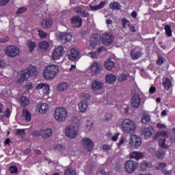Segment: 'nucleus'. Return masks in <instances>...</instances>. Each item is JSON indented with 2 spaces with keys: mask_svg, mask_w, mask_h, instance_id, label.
<instances>
[{
  "mask_svg": "<svg viewBox=\"0 0 175 175\" xmlns=\"http://www.w3.org/2000/svg\"><path fill=\"white\" fill-rule=\"evenodd\" d=\"M38 70L36 67L33 66H29L27 69L23 70L18 73V83L23 84L24 81H27V79H29L31 76H37Z\"/></svg>",
  "mask_w": 175,
  "mask_h": 175,
  "instance_id": "obj_1",
  "label": "nucleus"
},
{
  "mask_svg": "<svg viewBox=\"0 0 175 175\" xmlns=\"http://www.w3.org/2000/svg\"><path fill=\"white\" fill-rule=\"evenodd\" d=\"M59 67L55 65H49L44 69V77L46 80H53L58 75Z\"/></svg>",
  "mask_w": 175,
  "mask_h": 175,
  "instance_id": "obj_2",
  "label": "nucleus"
},
{
  "mask_svg": "<svg viewBox=\"0 0 175 175\" xmlns=\"http://www.w3.org/2000/svg\"><path fill=\"white\" fill-rule=\"evenodd\" d=\"M167 137H169V136H167L166 131H158L155 133L153 139L154 140H159L160 147L166 150L169 148V145L166 144V139H167Z\"/></svg>",
  "mask_w": 175,
  "mask_h": 175,
  "instance_id": "obj_3",
  "label": "nucleus"
},
{
  "mask_svg": "<svg viewBox=\"0 0 175 175\" xmlns=\"http://www.w3.org/2000/svg\"><path fill=\"white\" fill-rule=\"evenodd\" d=\"M121 126L123 132H126V133H133L136 131V124L129 119L123 120Z\"/></svg>",
  "mask_w": 175,
  "mask_h": 175,
  "instance_id": "obj_4",
  "label": "nucleus"
},
{
  "mask_svg": "<svg viewBox=\"0 0 175 175\" xmlns=\"http://www.w3.org/2000/svg\"><path fill=\"white\" fill-rule=\"evenodd\" d=\"M68 112L64 107H58L55 111V118L58 122H64L66 121Z\"/></svg>",
  "mask_w": 175,
  "mask_h": 175,
  "instance_id": "obj_5",
  "label": "nucleus"
},
{
  "mask_svg": "<svg viewBox=\"0 0 175 175\" xmlns=\"http://www.w3.org/2000/svg\"><path fill=\"white\" fill-rule=\"evenodd\" d=\"M140 146H142V138L137 135H131L129 142V147L133 149L139 148Z\"/></svg>",
  "mask_w": 175,
  "mask_h": 175,
  "instance_id": "obj_6",
  "label": "nucleus"
},
{
  "mask_svg": "<svg viewBox=\"0 0 175 175\" xmlns=\"http://www.w3.org/2000/svg\"><path fill=\"white\" fill-rule=\"evenodd\" d=\"M5 53L8 57L14 58L20 54V49L14 45H11L5 48Z\"/></svg>",
  "mask_w": 175,
  "mask_h": 175,
  "instance_id": "obj_7",
  "label": "nucleus"
},
{
  "mask_svg": "<svg viewBox=\"0 0 175 175\" xmlns=\"http://www.w3.org/2000/svg\"><path fill=\"white\" fill-rule=\"evenodd\" d=\"M136 169H137V163L136 161L129 160L124 164V170L129 174L135 173Z\"/></svg>",
  "mask_w": 175,
  "mask_h": 175,
  "instance_id": "obj_8",
  "label": "nucleus"
},
{
  "mask_svg": "<svg viewBox=\"0 0 175 175\" xmlns=\"http://www.w3.org/2000/svg\"><path fill=\"white\" fill-rule=\"evenodd\" d=\"M72 38H73V36L70 34V33H68V32L59 33L56 36V38L57 39V40H59L63 44H66L69 42H71Z\"/></svg>",
  "mask_w": 175,
  "mask_h": 175,
  "instance_id": "obj_9",
  "label": "nucleus"
},
{
  "mask_svg": "<svg viewBox=\"0 0 175 175\" xmlns=\"http://www.w3.org/2000/svg\"><path fill=\"white\" fill-rule=\"evenodd\" d=\"M79 133V129L73 127V126H68L66 128V135L70 139H75Z\"/></svg>",
  "mask_w": 175,
  "mask_h": 175,
  "instance_id": "obj_10",
  "label": "nucleus"
},
{
  "mask_svg": "<svg viewBox=\"0 0 175 175\" xmlns=\"http://www.w3.org/2000/svg\"><path fill=\"white\" fill-rule=\"evenodd\" d=\"M114 42V36L111 33L106 32L103 34V43L105 46H110Z\"/></svg>",
  "mask_w": 175,
  "mask_h": 175,
  "instance_id": "obj_11",
  "label": "nucleus"
},
{
  "mask_svg": "<svg viewBox=\"0 0 175 175\" xmlns=\"http://www.w3.org/2000/svg\"><path fill=\"white\" fill-rule=\"evenodd\" d=\"M65 54V50H64V47L58 46L57 48L55 49L53 53H52V58L53 59H59L61 57L64 56Z\"/></svg>",
  "mask_w": 175,
  "mask_h": 175,
  "instance_id": "obj_12",
  "label": "nucleus"
},
{
  "mask_svg": "<svg viewBox=\"0 0 175 175\" xmlns=\"http://www.w3.org/2000/svg\"><path fill=\"white\" fill-rule=\"evenodd\" d=\"M90 69L92 76H98V75H99L102 70V66L97 62H94L91 65Z\"/></svg>",
  "mask_w": 175,
  "mask_h": 175,
  "instance_id": "obj_13",
  "label": "nucleus"
},
{
  "mask_svg": "<svg viewBox=\"0 0 175 175\" xmlns=\"http://www.w3.org/2000/svg\"><path fill=\"white\" fill-rule=\"evenodd\" d=\"M100 42V36L99 34H93L90 37V46L95 49L96 46Z\"/></svg>",
  "mask_w": 175,
  "mask_h": 175,
  "instance_id": "obj_14",
  "label": "nucleus"
},
{
  "mask_svg": "<svg viewBox=\"0 0 175 175\" xmlns=\"http://www.w3.org/2000/svg\"><path fill=\"white\" fill-rule=\"evenodd\" d=\"M154 132L155 131L151 126L142 129V133L145 136V139H150Z\"/></svg>",
  "mask_w": 175,
  "mask_h": 175,
  "instance_id": "obj_15",
  "label": "nucleus"
},
{
  "mask_svg": "<svg viewBox=\"0 0 175 175\" xmlns=\"http://www.w3.org/2000/svg\"><path fill=\"white\" fill-rule=\"evenodd\" d=\"M140 96L138 94H135L131 98V106L134 109H139L140 106Z\"/></svg>",
  "mask_w": 175,
  "mask_h": 175,
  "instance_id": "obj_16",
  "label": "nucleus"
},
{
  "mask_svg": "<svg viewBox=\"0 0 175 175\" xmlns=\"http://www.w3.org/2000/svg\"><path fill=\"white\" fill-rule=\"evenodd\" d=\"M74 12L79 14L81 17H88L90 16V13H88L83 6H77L74 8Z\"/></svg>",
  "mask_w": 175,
  "mask_h": 175,
  "instance_id": "obj_17",
  "label": "nucleus"
},
{
  "mask_svg": "<svg viewBox=\"0 0 175 175\" xmlns=\"http://www.w3.org/2000/svg\"><path fill=\"white\" fill-rule=\"evenodd\" d=\"M83 21L81 18L79 16H73L71 18V24L74 28H80L81 27Z\"/></svg>",
  "mask_w": 175,
  "mask_h": 175,
  "instance_id": "obj_18",
  "label": "nucleus"
},
{
  "mask_svg": "<svg viewBox=\"0 0 175 175\" xmlns=\"http://www.w3.org/2000/svg\"><path fill=\"white\" fill-rule=\"evenodd\" d=\"M94 146V143L90 138H86L83 140V147L86 148L88 151H92V147Z\"/></svg>",
  "mask_w": 175,
  "mask_h": 175,
  "instance_id": "obj_19",
  "label": "nucleus"
},
{
  "mask_svg": "<svg viewBox=\"0 0 175 175\" xmlns=\"http://www.w3.org/2000/svg\"><path fill=\"white\" fill-rule=\"evenodd\" d=\"M37 107L40 113H41L42 114H44L45 113H47V111L49 110V104L38 103L37 104Z\"/></svg>",
  "mask_w": 175,
  "mask_h": 175,
  "instance_id": "obj_20",
  "label": "nucleus"
},
{
  "mask_svg": "<svg viewBox=\"0 0 175 175\" xmlns=\"http://www.w3.org/2000/svg\"><path fill=\"white\" fill-rule=\"evenodd\" d=\"M103 88V83L99 81H94L92 83V90L93 91H100Z\"/></svg>",
  "mask_w": 175,
  "mask_h": 175,
  "instance_id": "obj_21",
  "label": "nucleus"
},
{
  "mask_svg": "<svg viewBox=\"0 0 175 175\" xmlns=\"http://www.w3.org/2000/svg\"><path fill=\"white\" fill-rule=\"evenodd\" d=\"M116 80H117V77L112 74H108L105 77V82L107 84H113V83H116Z\"/></svg>",
  "mask_w": 175,
  "mask_h": 175,
  "instance_id": "obj_22",
  "label": "nucleus"
},
{
  "mask_svg": "<svg viewBox=\"0 0 175 175\" xmlns=\"http://www.w3.org/2000/svg\"><path fill=\"white\" fill-rule=\"evenodd\" d=\"M41 135L43 139H49V137H51V136H53V131L51 129H46L41 131Z\"/></svg>",
  "mask_w": 175,
  "mask_h": 175,
  "instance_id": "obj_23",
  "label": "nucleus"
},
{
  "mask_svg": "<svg viewBox=\"0 0 175 175\" xmlns=\"http://www.w3.org/2000/svg\"><path fill=\"white\" fill-rule=\"evenodd\" d=\"M130 157L139 161V159H143V158H144V153L140 152H133L131 154Z\"/></svg>",
  "mask_w": 175,
  "mask_h": 175,
  "instance_id": "obj_24",
  "label": "nucleus"
},
{
  "mask_svg": "<svg viewBox=\"0 0 175 175\" xmlns=\"http://www.w3.org/2000/svg\"><path fill=\"white\" fill-rule=\"evenodd\" d=\"M166 155V150L163 149H159L155 152V157L157 159H163Z\"/></svg>",
  "mask_w": 175,
  "mask_h": 175,
  "instance_id": "obj_25",
  "label": "nucleus"
},
{
  "mask_svg": "<svg viewBox=\"0 0 175 175\" xmlns=\"http://www.w3.org/2000/svg\"><path fill=\"white\" fill-rule=\"evenodd\" d=\"M79 57V51H76V49H72L70 50V54L68 55V58L71 61H76Z\"/></svg>",
  "mask_w": 175,
  "mask_h": 175,
  "instance_id": "obj_26",
  "label": "nucleus"
},
{
  "mask_svg": "<svg viewBox=\"0 0 175 175\" xmlns=\"http://www.w3.org/2000/svg\"><path fill=\"white\" fill-rule=\"evenodd\" d=\"M22 117L24 120H26L27 122H29V121H31V113L27 109H23Z\"/></svg>",
  "mask_w": 175,
  "mask_h": 175,
  "instance_id": "obj_27",
  "label": "nucleus"
},
{
  "mask_svg": "<svg viewBox=\"0 0 175 175\" xmlns=\"http://www.w3.org/2000/svg\"><path fill=\"white\" fill-rule=\"evenodd\" d=\"M142 55H143V53H142V52L140 51H137L135 50H132L131 51V56L132 59L135 60V59H139V58H140V57H142Z\"/></svg>",
  "mask_w": 175,
  "mask_h": 175,
  "instance_id": "obj_28",
  "label": "nucleus"
},
{
  "mask_svg": "<svg viewBox=\"0 0 175 175\" xmlns=\"http://www.w3.org/2000/svg\"><path fill=\"white\" fill-rule=\"evenodd\" d=\"M79 125H80V120L78 119L77 117L73 116L71 120V124L70 126H72L74 128H77L79 129Z\"/></svg>",
  "mask_w": 175,
  "mask_h": 175,
  "instance_id": "obj_29",
  "label": "nucleus"
},
{
  "mask_svg": "<svg viewBox=\"0 0 175 175\" xmlns=\"http://www.w3.org/2000/svg\"><path fill=\"white\" fill-rule=\"evenodd\" d=\"M162 85L165 90L169 91V90H170V87H172V81L169 78H165L163 81Z\"/></svg>",
  "mask_w": 175,
  "mask_h": 175,
  "instance_id": "obj_30",
  "label": "nucleus"
},
{
  "mask_svg": "<svg viewBox=\"0 0 175 175\" xmlns=\"http://www.w3.org/2000/svg\"><path fill=\"white\" fill-rule=\"evenodd\" d=\"M151 167H152V164L151 162L143 161L140 165V169H142L143 171L147 170V169H151Z\"/></svg>",
  "mask_w": 175,
  "mask_h": 175,
  "instance_id": "obj_31",
  "label": "nucleus"
},
{
  "mask_svg": "<svg viewBox=\"0 0 175 175\" xmlns=\"http://www.w3.org/2000/svg\"><path fill=\"white\" fill-rule=\"evenodd\" d=\"M53 25V21L51 19L46 18L45 20H43L42 22V27L47 29L50 28Z\"/></svg>",
  "mask_w": 175,
  "mask_h": 175,
  "instance_id": "obj_32",
  "label": "nucleus"
},
{
  "mask_svg": "<svg viewBox=\"0 0 175 175\" xmlns=\"http://www.w3.org/2000/svg\"><path fill=\"white\" fill-rule=\"evenodd\" d=\"M105 5H106V1H101L97 5H90V9H91V10H99V9L105 8Z\"/></svg>",
  "mask_w": 175,
  "mask_h": 175,
  "instance_id": "obj_33",
  "label": "nucleus"
},
{
  "mask_svg": "<svg viewBox=\"0 0 175 175\" xmlns=\"http://www.w3.org/2000/svg\"><path fill=\"white\" fill-rule=\"evenodd\" d=\"M79 107L80 109V111L81 113H85L87 110V107H88V105H87V100H83L79 104Z\"/></svg>",
  "mask_w": 175,
  "mask_h": 175,
  "instance_id": "obj_34",
  "label": "nucleus"
},
{
  "mask_svg": "<svg viewBox=\"0 0 175 175\" xmlns=\"http://www.w3.org/2000/svg\"><path fill=\"white\" fill-rule=\"evenodd\" d=\"M68 87L69 86H68V83H61L59 85H57V91L62 92L64 91H66V90H68Z\"/></svg>",
  "mask_w": 175,
  "mask_h": 175,
  "instance_id": "obj_35",
  "label": "nucleus"
},
{
  "mask_svg": "<svg viewBox=\"0 0 175 175\" xmlns=\"http://www.w3.org/2000/svg\"><path fill=\"white\" fill-rule=\"evenodd\" d=\"M105 66L107 69V70H111L116 65L114 64V62L110 59H107V61L105 63Z\"/></svg>",
  "mask_w": 175,
  "mask_h": 175,
  "instance_id": "obj_36",
  "label": "nucleus"
},
{
  "mask_svg": "<svg viewBox=\"0 0 175 175\" xmlns=\"http://www.w3.org/2000/svg\"><path fill=\"white\" fill-rule=\"evenodd\" d=\"M109 9L112 10H121V5L118 2H113L109 4Z\"/></svg>",
  "mask_w": 175,
  "mask_h": 175,
  "instance_id": "obj_37",
  "label": "nucleus"
},
{
  "mask_svg": "<svg viewBox=\"0 0 175 175\" xmlns=\"http://www.w3.org/2000/svg\"><path fill=\"white\" fill-rule=\"evenodd\" d=\"M27 46L29 47V51H30V53H32V51H33V50H35V48L36 47V42L28 40Z\"/></svg>",
  "mask_w": 175,
  "mask_h": 175,
  "instance_id": "obj_38",
  "label": "nucleus"
},
{
  "mask_svg": "<svg viewBox=\"0 0 175 175\" xmlns=\"http://www.w3.org/2000/svg\"><path fill=\"white\" fill-rule=\"evenodd\" d=\"M166 166H167V164H166V163L161 162L159 163L157 165L154 167V169L156 170H161L162 172L163 170H165V167H166Z\"/></svg>",
  "mask_w": 175,
  "mask_h": 175,
  "instance_id": "obj_39",
  "label": "nucleus"
},
{
  "mask_svg": "<svg viewBox=\"0 0 175 175\" xmlns=\"http://www.w3.org/2000/svg\"><path fill=\"white\" fill-rule=\"evenodd\" d=\"M20 100L22 106L23 107L28 106L29 103V100H28L25 96L21 97Z\"/></svg>",
  "mask_w": 175,
  "mask_h": 175,
  "instance_id": "obj_40",
  "label": "nucleus"
},
{
  "mask_svg": "<svg viewBox=\"0 0 175 175\" xmlns=\"http://www.w3.org/2000/svg\"><path fill=\"white\" fill-rule=\"evenodd\" d=\"M150 115L144 114L142 117L141 121L142 124H147V122H150Z\"/></svg>",
  "mask_w": 175,
  "mask_h": 175,
  "instance_id": "obj_41",
  "label": "nucleus"
},
{
  "mask_svg": "<svg viewBox=\"0 0 175 175\" xmlns=\"http://www.w3.org/2000/svg\"><path fill=\"white\" fill-rule=\"evenodd\" d=\"M40 49H42L43 50H47L49 49V42L46 41H42L39 44Z\"/></svg>",
  "mask_w": 175,
  "mask_h": 175,
  "instance_id": "obj_42",
  "label": "nucleus"
},
{
  "mask_svg": "<svg viewBox=\"0 0 175 175\" xmlns=\"http://www.w3.org/2000/svg\"><path fill=\"white\" fill-rule=\"evenodd\" d=\"M165 33L168 37L172 36V27H170V25H167L165 27Z\"/></svg>",
  "mask_w": 175,
  "mask_h": 175,
  "instance_id": "obj_43",
  "label": "nucleus"
},
{
  "mask_svg": "<svg viewBox=\"0 0 175 175\" xmlns=\"http://www.w3.org/2000/svg\"><path fill=\"white\" fill-rule=\"evenodd\" d=\"M64 175H77V174L73 169L68 168L65 171Z\"/></svg>",
  "mask_w": 175,
  "mask_h": 175,
  "instance_id": "obj_44",
  "label": "nucleus"
},
{
  "mask_svg": "<svg viewBox=\"0 0 175 175\" xmlns=\"http://www.w3.org/2000/svg\"><path fill=\"white\" fill-rule=\"evenodd\" d=\"M15 135L17 136H24L25 135V129H16V132L15 133Z\"/></svg>",
  "mask_w": 175,
  "mask_h": 175,
  "instance_id": "obj_45",
  "label": "nucleus"
},
{
  "mask_svg": "<svg viewBox=\"0 0 175 175\" xmlns=\"http://www.w3.org/2000/svg\"><path fill=\"white\" fill-rule=\"evenodd\" d=\"M10 170L12 174H17L18 173V169L14 165L10 167Z\"/></svg>",
  "mask_w": 175,
  "mask_h": 175,
  "instance_id": "obj_46",
  "label": "nucleus"
},
{
  "mask_svg": "<svg viewBox=\"0 0 175 175\" xmlns=\"http://www.w3.org/2000/svg\"><path fill=\"white\" fill-rule=\"evenodd\" d=\"M122 24L123 28H126V27H129L131 25V23H129V21L125 18H124L122 21Z\"/></svg>",
  "mask_w": 175,
  "mask_h": 175,
  "instance_id": "obj_47",
  "label": "nucleus"
},
{
  "mask_svg": "<svg viewBox=\"0 0 175 175\" xmlns=\"http://www.w3.org/2000/svg\"><path fill=\"white\" fill-rule=\"evenodd\" d=\"M126 79H128V75H126V74H122V75L118 77V80H119V81H120L121 83H122V81H125V80H126Z\"/></svg>",
  "mask_w": 175,
  "mask_h": 175,
  "instance_id": "obj_48",
  "label": "nucleus"
},
{
  "mask_svg": "<svg viewBox=\"0 0 175 175\" xmlns=\"http://www.w3.org/2000/svg\"><path fill=\"white\" fill-rule=\"evenodd\" d=\"M27 12V8L22 7L18 10L16 12L17 14H23V13H25Z\"/></svg>",
  "mask_w": 175,
  "mask_h": 175,
  "instance_id": "obj_49",
  "label": "nucleus"
},
{
  "mask_svg": "<svg viewBox=\"0 0 175 175\" xmlns=\"http://www.w3.org/2000/svg\"><path fill=\"white\" fill-rule=\"evenodd\" d=\"M42 90L46 91V94H49V92H50V85H49L46 83H43Z\"/></svg>",
  "mask_w": 175,
  "mask_h": 175,
  "instance_id": "obj_50",
  "label": "nucleus"
},
{
  "mask_svg": "<svg viewBox=\"0 0 175 175\" xmlns=\"http://www.w3.org/2000/svg\"><path fill=\"white\" fill-rule=\"evenodd\" d=\"M40 38H47V33H44L42 30H38Z\"/></svg>",
  "mask_w": 175,
  "mask_h": 175,
  "instance_id": "obj_51",
  "label": "nucleus"
},
{
  "mask_svg": "<svg viewBox=\"0 0 175 175\" xmlns=\"http://www.w3.org/2000/svg\"><path fill=\"white\" fill-rule=\"evenodd\" d=\"M10 38L9 36H6L4 38H0V43H8V42H9Z\"/></svg>",
  "mask_w": 175,
  "mask_h": 175,
  "instance_id": "obj_52",
  "label": "nucleus"
},
{
  "mask_svg": "<svg viewBox=\"0 0 175 175\" xmlns=\"http://www.w3.org/2000/svg\"><path fill=\"white\" fill-rule=\"evenodd\" d=\"M63 149L64 146H62V145L61 144H58L54 148V150H55V151H62Z\"/></svg>",
  "mask_w": 175,
  "mask_h": 175,
  "instance_id": "obj_53",
  "label": "nucleus"
},
{
  "mask_svg": "<svg viewBox=\"0 0 175 175\" xmlns=\"http://www.w3.org/2000/svg\"><path fill=\"white\" fill-rule=\"evenodd\" d=\"M111 114L107 113L105 116V121H110V120H111Z\"/></svg>",
  "mask_w": 175,
  "mask_h": 175,
  "instance_id": "obj_54",
  "label": "nucleus"
},
{
  "mask_svg": "<svg viewBox=\"0 0 175 175\" xmlns=\"http://www.w3.org/2000/svg\"><path fill=\"white\" fill-rule=\"evenodd\" d=\"M98 53L96 51L95 52H90L88 53L89 57H91V58H96Z\"/></svg>",
  "mask_w": 175,
  "mask_h": 175,
  "instance_id": "obj_55",
  "label": "nucleus"
},
{
  "mask_svg": "<svg viewBox=\"0 0 175 175\" xmlns=\"http://www.w3.org/2000/svg\"><path fill=\"white\" fill-rule=\"evenodd\" d=\"M4 116L5 117H6L7 118H9V117H10V109L8 108L6 109V111L4 113Z\"/></svg>",
  "mask_w": 175,
  "mask_h": 175,
  "instance_id": "obj_56",
  "label": "nucleus"
},
{
  "mask_svg": "<svg viewBox=\"0 0 175 175\" xmlns=\"http://www.w3.org/2000/svg\"><path fill=\"white\" fill-rule=\"evenodd\" d=\"M163 175H172V170H164L161 172Z\"/></svg>",
  "mask_w": 175,
  "mask_h": 175,
  "instance_id": "obj_57",
  "label": "nucleus"
},
{
  "mask_svg": "<svg viewBox=\"0 0 175 175\" xmlns=\"http://www.w3.org/2000/svg\"><path fill=\"white\" fill-rule=\"evenodd\" d=\"M157 65H162L163 64V57L159 56V59L157 62Z\"/></svg>",
  "mask_w": 175,
  "mask_h": 175,
  "instance_id": "obj_58",
  "label": "nucleus"
},
{
  "mask_svg": "<svg viewBox=\"0 0 175 175\" xmlns=\"http://www.w3.org/2000/svg\"><path fill=\"white\" fill-rule=\"evenodd\" d=\"M9 1L10 0H0V5H1V6H3L8 3Z\"/></svg>",
  "mask_w": 175,
  "mask_h": 175,
  "instance_id": "obj_59",
  "label": "nucleus"
},
{
  "mask_svg": "<svg viewBox=\"0 0 175 175\" xmlns=\"http://www.w3.org/2000/svg\"><path fill=\"white\" fill-rule=\"evenodd\" d=\"M155 91H157V88H155V87L152 86L150 90H149V92L150 94H154L155 92Z\"/></svg>",
  "mask_w": 175,
  "mask_h": 175,
  "instance_id": "obj_60",
  "label": "nucleus"
},
{
  "mask_svg": "<svg viewBox=\"0 0 175 175\" xmlns=\"http://www.w3.org/2000/svg\"><path fill=\"white\" fill-rule=\"evenodd\" d=\"M103 150H104L105 151H109L110 150V146L107 145H103Z\"/></svg>",
  "mask_w": 175,
  "mask_h": 175,
  "instance_id": "obj_61",
  "label": "nucleus"
},
{
  "mask_svg": "<svg viewBox=\"0 0 175 175\" xmlns=\"http://www.w3.org/2000/svg\"><path fill=\"white\" fill-rule=\"evenodd\" d=\"M6 65V63L0 59V68H3Z\"/></svg>",
  "mask_w": 175,
  "mask_h": 175,
  "instance_id": "obj_62",
  "label": "nucleus"
},
{
  "mask_svg": "<svg viewBox=\"0 0 175 175\" xmlns=\"http://www.w3.org/2000/svg\"><path fill=\"white\" fill-rule=\"evenodd\" d=\"M83 98L85 99L84 100H88V99L91 98V95H90L89 94H83Z\"/></svg>",
  "mask_w": 175,
  "mask_h": 175,
  "instance_id": "obj_63",
  "label": "nucleus"
},
{
  "mask_svg": "<svg viewBox=\"0 0 175 175\" xmlns=\"http://www.w3.org/2000/svg\"><path fill=\"white\" fill-rule=\"evenodd\" d=\"M25 155H28V154H31V150L29 148H27L23 151Z\"/></svg>",
  "mask_w": 175,
  "mask_h": 175,
  "instance_id": "obj_64",
  "label": "nucleus"
}]
</instances>
